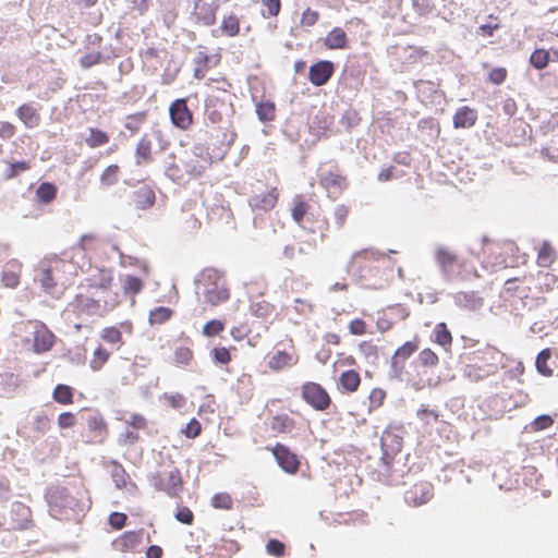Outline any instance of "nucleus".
<instances>
[{"mask_svg": "<svg viewBox=\"0 0 558 558\" xmlns=\"http://www.w3.org/2000/svg\"><path fill=\"white\" fill-rule=\"evenodd\" d=\"M45 499L49 513L58 520H75L82 511L81 502L63 486H50L46 489Z\"/></svg>", "mask_w": 558, "mask_h": 558, "instance_id": "nucleus-1", "label": "nucleus"}, {"mask_svg": "<svg viewBox=\"0 0 558 558\" xmlns=\"http://www.w3.org/2000/svg\"><path fill=\"white\" fill-rule=\"evenodd\" d=\"M33 523L32 511L26 505L14 501L8 513L0 515V533L16 530H26Z\"/></svg>", "mask_w": 558, "mask_h": 558, "instance_id": "nucleus-2", "label": "nucleus"}, {"mask_svg": "<svg viewBox=\"0 0 558 558\" xmlns=\"http://www.w3.org/2000/svg\"><path fill=\"white\" fill-rule=\"evenodd\" d=\"M149 484L155 489L166 492L170 497H177L183 488V480L181 472L173 468L169 472H156L148 476Z\"/></svg>", "mask_w": 558, "mask_h": 558, "instance_id": "nucleus-3", "label": "nucleus"}, {"mask_svg": "<svg viewBox=\"0 0 558 558\" xmlns=\"http://www.w3.org/2000/svg\"><path fill=\"white\" fill-rule=\"evenodd\" d=\"M78 422L87 426L93 437L88 442H102L108 436V424L98 410L83 409L78 412Z\"/></svg>", "mask_w": 558, "mask_h": 558, "instance_id": "nucleus-4", "label": "nucleus"}, {"mask_svg": "<svg viewBox=\"0 0 558 558\" xmlns=\"http://www.w3.org/2000/svg\"><path fill=\"white\" fill-rule=\"evenodd\" d=\"M124 183L134 187L130 197L136 209L147 210L155 205L156 194L151 184L144 180H138L136 182H133V180H124Z\"/></svg>", "mask_w": 558, "mask_h": 558, "instance_id": "nucleus-5", "label": "nucleus"}, {"mask_svg": "<svg viewBox=\"0 0 558 558\" xmlns=\"http://www.w3.org/2000/svg\"><path fill=\"white\" fill-rule=\"evenodd\" d=\"M302 398L316 411H325L331 402L327 390L313 381H307L302 386Z\"/></svg>", "mask_w": 558, "mask_h": 558, "instance_id": "nucleus-6", "label": "nucleus"}, {"mask_svg": "<svg viewBox=\"0 0 558 558\" xmlns=\"http://www.w3.org/2000/svg\"><path fill=\"white\" fill-rule=\"evenodd\" d=\"M197 99V95L187 98L175 99L169 107V116L172 124L181 130L187 129L192 123V111L187 106L189 101Z\"/></svg>", "mask_w": 558, "mask_h": 558, "instance_id": "nucleus-7", "label": "nucleus"}, {"mask_svg": "<svg viewBox=\"0 0 558 558\" xmlns=\"http://www.w3.org/2000/svg\"><path fill=\"white\" fill-rule=\"evenodd\" d=\"M217 92L219 95H214L211 85V123H216L222 119V116H230L233 112L231 95L222 87H217Z\"/></svg>", "mask_w": 558, "mask_h": 558, "instance_id": "nucleus-8", "label": "nucleus"}, {"mask_svg": "<svg viewBox=\"0 0 558 558\" xmlns=\"http://www.w3.org/2000/svg\"><path fill=\"white\" fill-rule=\"evenodd\" d=\"M435 262L439 268L442 280L451 282L454 279V267L458 262L457 255L439 245L435 251Z\"/></svg>", "mask_w": 558, "mask_h": 558, "instance_id": "nucleus-9", "label": "nucleus"}, {"mask_svg": "<svg viewBox=\"0 0 558 558\" xmlns=\"http://www.w3.org/2000/svg\"><path fill=\"white\" fill-rule=\"evenodd\" d=\"M336 71V64L330 60H318L308 69V81L316 87L326 85Z\"/></svg>", "mask_w": 558, "mask_h": 558, "instance_id": "nucleus-10", "label": "nucleus"}, {"mask_svg": "<svg viewBox=\"0 0 558 558\" xmlns=\"http://www.w3.org/2000/svg\"><path fill=\"white\" fill-rule=\"evenodd\" d=\"M272 454L278 465L289 474H295L300 469V460L296 453L282 444H277L272 449Z\"/></svg>", "mask_w": 558, "mask_h": 558, "instance_id": "nucleus-11", "label": "nucleus"}, {"mask_svg": "<svg viewBox=\"0 0 558 558\" xmlns=\"http://www.w3.org/2000/svg\"><path fill=\"white\" fill-rule=\"evenodd\" d=\"M230 299V290L227 287L223 275L211 267V306L223 303Z\"/></svg>", "mask_w": 558, "mask_h": 558, "instance_id": "nucleus-12", "label": "nucleus"}, {"mask_svg": "<svg viewBox=\"0 0 558 558\" xmlns=\"http://www.w3.org/2000/svg\"><path fill=\"white\" fill-rule=\"evenodd\" d=\"M433 495V486L429 483H422L408 490L404 500L410 506L418 507L427 504Z\"/></svg>", "mask_w": 558, "mask_h": 558, "instance_id": "nucleus-13", "label": "nucleus"}, {"mask_svg": "<svg viewBox=\"0 0 558 558\" xmlns=\"http://www.w3.org/2000/svg\"><path fill=\"white\" fill-rule=\"evenodd\" d=\"M56 342L54 333L45 324L34 331L33 350L36 353H45L52 349Z\"/></svg>", "mask_w": 558, "mask_h": 558, "instance_id": "nucleus-14", "label": "nucleus"}, {"mask_svg": "<svg viewBox=\"0 0 558 558\" xmlns=\"http://www.w3.org/2000/svg\"><path fill=\"white\" fill-rule=\"evenodd\" d=\"M216 134L211 132V138L216 137L219 140V146L211 149V162L215 160H221L226 156L230 145L234 142L235 133L222 131V129L215 130Z\"/></svg>", "mask_w": 558, "mask_h": 558, "instance_id": "nucleus-15", "label": "nucleus"}, {"mask_svg": "<svg viewBox=\"0 0 558 558\" xmlns=\"http://www.w3.org/2000/svg\"><path fill=\"white\" fill-rule=\"evenodd\" d=\"M476 121L477 111L469 106L458 108L452 118L454 129H470L475 125Z\"/></svg>", "mask_w": 558, "mask_h": 558, "instance_id": "nucleus-16", "label": "nucleus"}, {"mask_svg": "<svg viewBox=\"0 0 558 558\" xmlns=\"http://www.w3.org/2000/svg\"><path fill=\"white\" fill-rule=\"evenodd\" d=\"M402 447V435L396 433L391 427L386 428L380 437V449H387L390 453H395L397 456L401 452Z\"/></svg>", "mask_w": 558, "mask_h": 558, "instance_id": "nucleus-17", "label": "nucleus"}, {"mask_svg": "<svg viewBox=\"0 0 558 558\" xmlns=\"http://www.w3.org/2000/svg\"><path fill=\"white\" fill-rule=\"evenodd\" d=\"M450 295L453 298L454 304L461 308L474 311L483 305V298L476 291L458 292Z\"/></svg>", "mask_w": 558, "mask_h": 558, "instance_id": "nucleus-18", "label": "nucleus"}, {"mask_svg": "<svg viewBox=\"0 0 558 558\" xmlns=\"http://www.w3.org/2000/svg\"><path fill=\"white\" fill-rule=\"evenodd\" d=\"M276 190L269 191L266 194L253 195L248 198V205L252 211L262 210L268 211L272 209L277 203Z\"/></svg>", "mask_w": 558, "mask_h": 558, "instance_id": "nucleus-19", "label": "nucleus"}, {"mask_svg": "<svg viewBox=\"0 0 558 558\" xmlns=\"http://www.w3.org/2000/svg\"><path fill=\"white\" fill-rule=\"evenodd\" d=\"M207 271L208 269L204 268L194 279L195 295L203 305L209 303V274Z\"/></svg>", "mask_w": 558, "mask_h": 558, "instance_id": "nucleus-20", "label": "nucleus"}, {"mask_svg": "<svg viewBox=\"0 0 558 558\" xmlns=\"http://www.w3.org/2000/svg\"><path fill=\"white\" fill-rule=\"evenodd\" d=\"M144 530L128 531L119 539L113 542V545L122 551L133 550L142 543Z\"/></svg>", "mask_w": 558, "mask_h": 558, "instance_id": "nucleus-21", "label": "nucleus"}, {"mask_svg": "<svg viewBox=\"0 0 558 558\" xmlns=\"http://www.w3.org/2000/svg\"><path fill=\"white\" fill-rule=\"evenodd\" d=\"M16 116L26 128H35L40 122V116L32 104H23L16 109Z\"/></svg>", "mask_w": 558, "mask_h": 558, "instance_id": "nucleus-22", "label": "nucleus"}, {"mask_svg": "<svg viewBox=\"0 0 558 558\" xmlns=\"http://www.w3.org/2000/svg\"><path fill=\"white\" fill-rule=\"evenodd\" d=\"M75 312L86 313L88 315L96 314L100 307L99 301L94 298L77 294L71 303Z\"/></svg>", "mask_w": 558, "mask_h": 558, "instance_id": "nucleus-23", "label": "nucleus"}, {"mask_svg": "<svg viewBox=\"0 0 558 558\" xmlns=\"http://www.w3.org/2000/svg\"><path fill=\"white\" fill-rule=\"evenodd\" d=\"M496 373V367H495V364L494 363H486L485 366H481V365H468L466 368H465V376L471 380V381H480L484 378H486L487 376H489L490 374H495Z\"/></svg>", "mask_w": 558, "mask_h": 558, "instance_id": "nucleus-24", "label": "nucleus"}, {"mask_svg": "<svg viewBox=\"0 0 558 558\" xmlns=\"http://www.w3.org/2000/svg\"><path fill=\"white\" fill-rule=\"evenodd\" d=\"M58 193V186L53 182H41L36 189V201L39 204H50Z\"/></svg>", "mask_w": 558, "mask_h": 558, "instance_id": "nucleus-25", "label": "nucleus"}, {"mask_svg": "<svg viewBox=\"0 0 558 558\" xmlns=\"http://www.w3.org/2000/svg\"><path fill=\"white\" fill-rule=\"evenodd\" d=\"M325 46L329 49H343L348 46L345 32L340 27H333L326 36Z\"/></svg>", "mask_w": 558, "mask_h": 558, "instance_id": "nucleus-26", "label": "nucleus"}, {"mask_svg": "<svg viewBox=\"0 0 558 558\" xmlns=\"http://www.w3.org/2000/svg\"><path fill=\"white\" fill-rule=\"evenodd\" d=\"M193 2V10L191 19L204 26L209 25V3L207 0H191Z\"/></svg>", "mask_w": 558, "mask_h": 558, "instance_id": "nucleus-27", "label": "nucleus"}, {"mask_svg": "<svg viewBox=\"0 0 558 558\" xmlns=\"http://www.w3.org/2000/svg\"><path fill=\"white\" fill-rule=\"evenodd\" d=\"M294 427L295 421L288 414H277L270 421L271 430L279 434H289Z\"/></svg>", "mask_w": 558, "mask_h": 558, "instance_id": "nucleus-28", "label": "nucleus"}, {"mask_svg": "<svg viewBox=\"0 0 558 558\" xmlns=\"http://www.w3.org/2000/svg\"><path fill=\"white\" fill-rule=\"evenodd\" d=\"M35 281H38L43 290L53 298H58L57 283L54 281L52 269L45 268L38 276L35 277Z\"/></svg>", "mask_w": 558, "mask_h": 558, "instance_id": "nucleus-29", "label": "nucleus"}, {"mask_svg": "<svg viewBox=\"0 0 558 558\" xmlns=\"http://www.w3.org/2000/svg\"><path fill=\"white\" fill-rule=\"evenodd\" d=\"M339 384L345 391L354 392L361 384L360 374L355 369L344 371L339 377Z\"/></svg>", "mask_w": 558, "mask_h": 558, "instance_id": "nucleus-30", "label": "nucleus"}, {"mask_svg": "<svg viewBox=\"0 0 558 558\" xmlns=\"http://www.w3.org/2000/svg\"><path fill=\"white\" fill-rule=\"evenodd\" d=\"M75 389L65 384H58L52 392V399L60 404L73 403Z\"/></svg>", "mask_w": 558, "mask_h": 558, "instance_id": "nucleus-31", "label": "nucleus"}, {"mask_svg": "<svg viewBox=\"0 0 558 558\" xmlns=\"http://www.w3.org/2000/svg\"><path fill=\"white\" fill-rule=\"evenodd\" d=\"M553 355V351L550 348H545L538 352L535 359V367L539 375L549 377L553 375V369L548 365V361Z\"/></svg>", "mask_w": 558, "mask_h": 558, "instance_id": "nucleus-32", "label": "nucleus"}, {"mask_svg": "<svg viewBox=\"0 0 558 558\" xmlns=\"http://www.w3.org/2000/svg\"><path fill=\"white\" fill-rule=\"evenodd\" d=\"M231 351H236V348L233 345L223 347V345H215L211 349V360L217 365H228L231 362Z\"/></svg>", "mask_w": 558, "mask_h": 558, "instance_id": "nucleus-33", "label": "nucleus"}, {"mask_svg": "<svg viewBox=\"0 0 558 558\" xmlns=\"http://www.w3.org/2000/svg\"><path fill=\"white\" fill-rule=\"evenodd\" d=\"M256 114L259 121L262 122H268L274 120L275 118V111L276 106L275 102L271 100H262L256 104Z\"/></svg>", "mask_w": 558, "mask_h": 558, "instance_id": "nucleus-34", "label": "nucleus"}, {"mask_svg": "<svg viewBox=\"0 0 558 558\" xmlns=\"http://www.w3.org/2000/svg\"><path fill=\"white\" fill-rule=\"evenodd\" d=\"M110 464L112 466L111 477L114 482L116 487L119 489H121L122 487H125L126 480L129 478V474L126 473L125 469L119 461H117L114 459H112L110 461Z\"/></svg>", "mask_w": 558, "mask_h": 558, "instance_id": "nucleus-35", "label": "nucleus"}, {"mask_svg": "<svg viewBox=\"0 0 558 558\" xmlns=\"http://www.w3.org/2000/svg\"><path fill=\"white\" fill-rule=\"evenodd\" d=\"M433 333L435 336V341L442 348L447 349L451 345L452 336L446 323H438L435 326Z\"/></svg>", "mask_w": 558, "mask_h": 558, "instance_id": "nucleus-36", "label": "nucleus"}, {"mask_svg": "<svg viewBox=\"0 0 558 558\" xmlns=\"http://www.w3.org/2000/svg\"><path fill=\"white\" fill-rule=\"evenodd\" d=\"M195 64L193 70V75L195 78H204L205 73L208 69L209 64V54L204 51H198L193 59Z\"/></svg>", "mask_w": 558, "mask_h": 558, "instance_id": "nucleus-37", "label": "nucleus"}, {"mask_svg": "<svg viewBox=\"0 0 558 558\" xmlns=\"http://www.w3.org/2000/svg\"><path fill=\"white\" fill-rule=\"evenodd\" d=\"M109 138L110 137L107 132L98 128H90L89 135L86 137L85 142L89 147L95 148L107 144Z\"/></svg>", "mask_w": 558, "mask_h": 558, "instance_id": "nucleus-38", "label": "nucleus"}, {"mask_svg": "<svg viewBox=\"0 0 558 558\" xmlns=\"http://www.w3.org/2000/svg\"><path fill=\"white\" fill-rule=\"evenodd\" d=\"M172 315L173 311L170 307L158 306L150 311L148 320L150 325L163 324L169 320Z\"/></svg>", "mask_w": 558, "mask_h": 558, "instance_id": "nucleus-39", "label": "nucleus"}, {"mask_svg": "<svg viewBox=\"0 0 558 558\" xmlns=\"http://www.w3.org/2000/svg\"><path fill=\"white\" fill-rule=\"evenodd\" d=\"M550 60L549 52L545 49H535L530 57V64L536 70L545 69Z\"/></svg>", "mask_w": 558, "mask_h": 558, "instance_id": "nucleus-40", "label": "nucleus"}, {"mask_svg": "<svg viewBox=\"0 0 558 558\" xmlns=\"http://www.w3.org/2000/svg\"><path fill=\"white\" fill-rule=\"evenodd\" d=\"M209 166L208 159H191L186 162V172L193 178L202 177Z\"/></svg>", "mask_w": 558, "mask_h": 558, "instance_id": "nucleus-41", "label": "nucleus"}, {"mask_svg": "<svg viewBox=\"0 0 558 558\" xmlns=\"http://www.w3.org/2000/svg\"><path fill=\"white\" fill-rule=\"evenodd\" d=\"M292 356L286 351H277L269 360L268 365L271 369L279 371L291 365Z\"/></svg>", "mask_w": 558, "mask_h": 558, "instance_id": "nucleus-42", "label": "nucleus"}, {"mask_svg": "<svg viewBox=\"0 0 558 558\" xmlns=\"http://www.w3.org/2000/svg\"><path fill=\"white\" fill-rule=\"evenodd\" d=\"M120 168L118 165L108 166L100 175V183L104 186H112L119 180Z\"/></svg>", "mask_w": 558, "mask_h": 558, "instance_id": "nucleus-43", "label": "nucleus"}, {"mask_svg": "<svg viewBox=\"0 0 558 558\" xmlns=\"http://www.w3.org/2000/svg\"><path fill=\"white\" fill-rule=\"evenodd\" d=\"M110 353L101 344H99L94 351V357L90 361V368L93 371H99L105 363H107Z\"/></svg>", "mask_w": 558, "mask_h": 558, "instance_id": "nucleus-44", "label": "nucleus"}, {"mask_svg": "<svg viewBox=\"0 0 558 558\" xmlns=\"http://www.w3.org/2000/svg\"><path fill=\"white\" fill-rule=\"evenodd\" d=\"M556 258V253L549 242L545 241L538 251V264L541 266L550 265Z\"/></svg>", "mask_w": 558, "mask_h": 558, "instance_id": "nucleus-45", "label": "nucleus"}, {"mask_svg": "<svg viewBox=\"0 0 558 558\" xmlns=\"http://www.w3.org/2000/svg\"><path fill=\"white\" fill-rule=\"evenodd\" d=\"M151 153V138L149 134H145L136 146V157L145 161L150 159Z\"/></svg>", "mask_w": 558, "mask_h": 558, "instance_id": "nucleus-46", "label": "nucleus"}, {"mask_svg": "<svg viewBox=\"0 0 558 558\" xmlns=\"http://www.w3.org/2000/svg\"><path fill=\"white\" fill-rule=\"evenodd\" d=\"M417 350V344L415 341H407L405 343H403L401 347H399L392 357L398 360V361H401V362H404L405 360H408L415 351Z\"/></svg>", "mask_w": 558, "mask_h": 558, "instance_id": "nucleus-47", "label": "nucleus"}, {"mask_svg": "<svg viewBox=\"0 0 558 558\" xmlns=\"http://www.w3.org/2000/svg\"><path fill=\"white\" fill-rule=\"evenodd\" d=\"M143 281L140 277L128 275L124 281L123 290L125 294L135 295L143 289Z\"/></svg>", "mask_w": 558, "mask_h": 558, "instance_id": "nucleus-48", "label": "nucleus"}, {"mask_svg": "<svg viewBox=\"0 0 558 558\" xmlns=\"http://www.w3.org/2000/svg\"><path fill=\"white\" fill-rule=\"evenodd\" d=\"M239 20L234 15L225 17L220 26L221 33L229 37L235 36L239 33Z\"/></svg>", "mask_w": 558, "mask_h": 558, "instance_id": "nucleus-49", "label": "nucleus"}, {"mask_svg": "<svg viewBox=\"0 0 558 558\" xmlns=\"http://www.w3.org/2000/svg\"><path fill=\"white\" fill-rule=\"evenodd\" d=\"M211 507L230 510L233 507V499L228 493H218L211 497Z\"/></svg>", "mask_w": 558, "mask_h": 558, "instance_id": "nucleus-50", "label": "nucleus"}, {"mask_svg": "<svg viewBox=\"0 0 558 558\" xmlns=\"http://www.w3.org/2000/svg\"><path fill=\"white\" fill-rule=\"evenodd\" d=\"M104 61V54L100 51L90 52L80 58V65L83 69H90L92 66L99 64Z\"/></svg>", "mask_w": 558, "mask_h": 558, "instance_id": "nucleus-51", "label": "nucleus"}, {"mask_svg": "<svg viewBox=\"0 0 558 558\" xmlns=\"http://www.w3.org/2000/svg\"><path fill=\"white\" fill-rule=\"evenodd\" d=\"M29 169V162L26 160H19L9 163L5 177L13 179Z\"/></svg>", "mask_w": 558, "mask_h": 558, "instance_id": "nucleus-52", "label": "nucleus"}, {"mask_svg": "<svg viewBox=\"0 0 558 558\" xmlns=\"http://www.w3.org/2000/svg\"><path fill=\"white\" fill-rule=\"evenodd\" d=\"M360 352L369 363H375L378 359V349L371 342L363 341L359 345Z\"/></svg>", "mask_w": 558, "mask_h": 558, "instance_id": "nucleus-53", "label": "nucleus"}, {"mask_svg": "<svg viewBox=\"0 0 558 558\" xmlns=\"http://www.w3.org/2000/svg\"><path fill=\"white\" fill-rule=\"evenodd\" d=\"M286 545L283 542L277 538H269L266 544V551L268 555L274 557H281L284 555Z\"/></svg>", "mask_w": 558, "mask_h": 558, "instance_id": "nucleus-54", "label": "nucleus"}, {"mask_svg": "<svg viewBox=\"0 0 558 558\" xmlns=\"http://www.w3.org/2000/svg\"><path fill=\"white\" fill-rule=\"evenodd\" d=\"M553 423L554 418L550 415L541 414L531 422L530 428L533 432L543 430L549 427ZM526 428H529V426H526Z\"/></svg>", "mask_w": 558, "mask_h": 558, "instance_id": "nucleus-55", "label": "nucleus"}, {"mask_svg": "<svg viewBox=\"0 0 558 558\" xmlns=\"http://www.w3.org/2000/svg\"><path fill=\"white\" fill-rule=\"evenodd\" d=\"M386 398V391L380 388H374L368 395L369 407L368 411L380 407Z\"/></svg>", "mask_w": 558, "mask_h": 558, "instance_id": "nucleus-56", "label": "nucleus"}, {"mask_svg": "<svg viewBox=\"0 0 558 558\" xmlns=\"http://www.w3.org/2000/svg\"><path fill=\"white\" fill-rule=\"evenodd\" d=\"M128 522V515L123 512H111L108 518V524L113 530H121Z\"/></svg>", "mask_w": 558, "mask_h": 558, "instance_id": "nucleus-57", "label": "nucleus"}, {"mask_svg": "<svg viewBox=\"0 0 558 558\" xmlns=\"http://www.w3.org/2000/svg\"><path fill=\"white\" fill-rule=\"evenodd\" d=\"M307 213V204L301 199L300 197L296 198L294 206L292 208V218L295 222L301 223L304 216Z\"/></svg>", "mask_w": 558, "mask_h": 558, "instance_id": "nucleus-58", "label": "nucleus"}, {"mask_svg": "<svg viewBox=\"0 0 558 558\" xmlns=\"http://www.w3.org/2000/svg\"><path fill=\"white\" fill-rule=\"evenodd\" d=\"M418 361L424 366H435L438 363V356L430 349H424L418 354Z\"/></svg>", "mask_w": 558, "mask_h": 558, "instance_id": "nucleus-59", "label": "nucleus"}, {"mask_svg": "<svg viewBox=\"0 0 558 558\" xmlns=\"http://www.w3.org/2000/svg\"><path fill=\"white\" fill-rule=\"evenodd\" d=\"M361 121V118L357 113L356 110L354 109H349L347 110L343 116H342V119H341V122L343 125L347 126V129H352L354 126H356Z\"/></svg>", "mask_w": 558, "mask_h": 558, "instance_id": "nucleus-60", "label": "nucleus"}, {"mask_svg": "<svg viewBox=\"0 0 558 558\" xmlns=\"http://www.w3.org/2000/svg\"><path fill=\"white\" fill-rule=\"evenodd\" d=\"M101 338L109 343H118L122 339V333L117 327H107L102 330Z\"/></svg>", "mask_w": 558, "mask_h": 558, "instance_id": "nucleus-61", "label": "nucleus"}, {"mask_svg": "<svg viewBox=\"0 0 558 558\" xmlns=\"http://www.w3.org/2000/svg\"><path fill=\"white\" fill-rule=\"evenodd\" d=\"M78 421V415H74L72 412H62L58 416V425L60 428H71Z\"/></svg>", "mask_w": 558, "mask_h": 558, "instance_id": "nucleus-62", "label": "nucleus"}, {"mask_svg": "<svg viewBox=\"0 0 558 558\" xmlns=\"http://www.w3.org/2000/svg\"><path fill=\"white\" fill-rule=\"evenodd\" d=\"M507 78V70L501 66L494 68L488 73V81L495 85L502 84Z\"/></svg>", "mask_w": 558, "mask_h": 558, "instance_id": "nucleus-63", "label": "nucleus"}, {"mask_svg": "<svg viewBox=\"0 0 558 558\" xmlns=\"http://www.w3.org/2000/svg\"><path fill=\"white\" fill-rule=\"evenodd\" d=\"M502 356L504 354L494 347H487L484 351V360H487L488 363H494L496 371L498 369L499 363L502 361Z\"/></svg>", "mask_w": 558, "mask_h": 558, "instance_id": "nucleus-64", "label": "nucleus"}]
</instances>
